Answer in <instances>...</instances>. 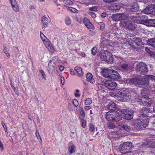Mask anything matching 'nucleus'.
Segmentation results:
<instances>
[{
    "label": "nucleus",
    "mask_w": 155,
    "mask_h": 155,
    "mask_svg": "<svg viewBox=\"0 0 155 155\" xmlns=\"http://www.w3.org/2000/svg\"><path fill=\"white\" fill-rule=\"evenodd\" d=\"M148 122L146 119L139 118L133 124V128L134 130H140L148 126Z\"/></svg>",
    "instance_id": "f257e3e1"
},
{
    "label": "nucleus",
    "mask_w": 155,
    "mask_h": 155,
    "mask_svg": "<svg viewBox=\"0 0 155 155\" xmlns=\"http://www.w3.org/2000/svg\"><path fill=\"white\" fill-rule=\"evenodd\" d=\"M117 96L119 100L121 102H127L131 98L130 93L127 91H119Z\"/></svg>",
    "instance_id": "f03ea898"
},
{
    "label": "nucleus",
    "mask_w": 155,
    "mask_h": 155,
    "mask_svg": "<svg viewBox=\"0 0 155 155\" xmlns=\"http://www.w3.org/2000/svg\"><path fill=\"white\" fill-rule=\"evenodd\" d=\"M120 150L121 153L125 154L129 153L132 147V143L129 142H125L122 145H120Z\"/></svg>",
    "instance_id": "7ed1b4c3"
},
{
    "label": "nucleus",
    "mask_w": 155,
    "mask_h": 155,
    "mask_svg": "<svg viewBox=\"0 0 155 155\" xmlns=\"http://www.w3.org/2000/svg\"><path fill=\"white\" fill-rule=\"evenodd\" d=\"M151 99L149 97L145 94H142L141 99H137V101L141 103L144 106H150L151 105Z\"/></svg>",
    "instance_id": "20e7f679"
},
{
    "label": "nucleus",
    "mask_w": 155,
    "mask_h": 155,
    "mask_svg": "<svg viewBox=\"0 0 155 155\" xmlns=\"http://www.w3.org/2000/svg\"><path fill=\"white\" fill-rule=\"evenodd\" d=\"M136 71L137 73L144 74L147 72V67L145 64L140 62L139 63L136 67Z\"/></svg>",
    "instance_id": "39448f33"
},
{
    "label": "nucleus",
    "mask_w": 155,
    "mask_h": 155,
    "mask_svg": "<svg viewBox=\"0 0 155 155\" xmlns=\"http://www.w3.org/2000/svg\"><path fill=\"white\" fill-rule=\"evenodd\" d=\"M139 8V6L137 3L130 4L127 6V10L130 13L138 11Z\"/></svg>",
    "instance_id": "423d86ee"
},
{
    "label": "nucleus",
    "mask_w": 155,
    "mask_h": 155,
    "mask_svg": "<svg viewBox=\"0 0 155 155\" xmlns=\"http://www.w3.org/2000/svg\"><path fill=\"white\" fill-rule=\"evenodd\" d=\"M100 59L101 60L105 61L107 59V57L110 58L111 55V53L109 51L107 50H102L100 53Z\"/></svg>",
    "instance_id": "0eeeda50"
},
{
    "label": "nucleus",
    "mask_w": 155,
    "mask_h": 155,
    "mask_svg": "<svg viewBox=\"0 0 155 155\" xmlns=\"http://www.w3.org/2000/svg\"><path fill=\"white\" fill-rule=\"evenodd\" d=\"M149 75H146L143 78H139V85H147L149 81Z\"/></svg>",
    "instance_id": "6e6552de"
},
{
    "label": "nucleus",
    "mask_w": 155,
    "mask_h": 155,
    "mask_svg": "<svg viewBox=\"0 0 155 155\" xmlns=\"http://www.w3.org/2000/svg\"><path fill=\"white\" fill-rule=\"evenodd\" d=\"M105 86L110 90H113L116 87L117 84L114 81H106L104 83Z\"/></svg>",
    "instance_id": "1a4fd4ad"
},
{
    "label": "nucleus",
    "mask_w": 155,
    "mask_h": 155,
    "mask_svg": "<svg viewBox=\"0 0 155 155\" xmlns=\"http://www.w3.org/2000/svg\"><path fill=\"white\" fill-rule=\"evenodd\" d=\"M153 112L152 110L148 107H143L140 111V114L139 117H147V114L151 113Z\"/></svg>",
    "instance_id": "9d476101"
},
{
    "label": "nucleus",
    "mask_w": 155,
    "mask_h": 155,
    "mask_svg": "<svg viewBox=\"0 0 155 155\" xmlns=\"http://www.w3.org/2000/svg\"><path fill=\"white\" fill-rule=\"evenodd\" d=\"M120 67L123 70L127 72L130 73L132 71V67L131 65L128 63L122 64Z\"/></svg>",
    "instance_id": "9b49d317"
},
{
    "label": "nucleus",
    "mask_w": 155,
    "mask_h": 155,
    "mask_svg": "<svg viewBox=\"0 0 155 155\" xmlns=\"http://www.w3.org/2000/svg\"><path fill=\"white\" fill-rule=\"evenodd\" d=\"M143 24L149 26L155 27V19L143 20L142 21Z\"/></svg>",
    "instance_id": "f8f14e48"
},
{
    "label": "nucleus",
    "mask_w": 155,
    "mask_h": 155,
    "mask_svg": "<svg viewBox=\"0 0 155 155\" xmlns=\"http://www.w3.org/2000/svg\"><path fill=\"white\" fill-rule=\"evenodd\" d=\"M120 78V76L117 71L111 69V72L109 75V78L116 79H119Z\"/></svg>",
    "instance_id": "ddd939ff"
},
{
    "label": "nucleus",
    "mask_w": 155,
    "mask_h": 155,
    "mask_svg": "<svg viewBox=\"0 0 155 155\" xmlns=\"http://www.w3.org/2000/svg\"><path fill=\"white\" fill-rule=\"evenodd\" d=\"M116 126L119 128L121 130H125L127 131H129L130 130V128L128 126L123 123H116Z\"/></svg>",
    "instance_id": "4468645a"
},
{
    "label": "nucleus",
    "mask_w": 155,
    "mask_h": 155,
    "mask_svg": "<svg viewBox=\"0 0 155 155\" xmlns=\"http://www.w3.org/2000/svg\"><path fill=\"white\" fill-rule=\"evenodd\" d=\"M154 6V5L151 4L148 5L145 9L142 11L143 13L145 14H151L152 13V7Z\"/></svg>",
    "instance_id": "2eb2a0df"
},
{
    "label": "nucleus",
    "mask_w": 155,
    "mask_h": 155,
    "mask_svg": "<svg viewBox=\"0 0 155 155\" xmlns=\"http://www.w3.org/2000/svg\"><path fill=\"white\" fill-rule=\"evenodd\" d=\"M111 69L105 68L101 71V73L103 76L106 78H109V75L111 72Z\"/></svg>",
    "instance_id": "dca6fc26"
},
{
    "label": "nucleus",
    "mask_w": 155,
    "mask_h": 155,
    "mask_svg": "<svg viewBox=\"0 0 155 155\" xmlns=\"http://www.w3.org/2000/svg\"><path fill=\"white\" fill-rule=\"evenodd\" d=\"M133 112L132 110L127 111V112L124 116V119L127 120H130L133 117Z\"/></svg>",
    "instance_id": "f3484780"
},
{
    "label": "nucleus",
    "mask_w": 155,
    "mask_h": 155,
    "mask_svg": "<svg viewBox=\"0 0 155 155\" xmlns=\"http://www.w3.org/2000/svg\"><path fill=\"white\" fill-rule=\"evenodd\" d=\"M120 114L117 111H115L114 114H113L114 122L119 121L122 118Z\"/></svg>",
    "instance_id": "a211bd4d"
},
{
    "label": "nucleus",
    "mask_w": 155,
    "mask_h": 155,
    "mask_svg": "<svg viewBox=\"0 0 155 155\" xmlns=\"http://www.w3.org/2000/svg\"><path fill=\"white\" fill-rule=\"evenodd\" d=\"M48 67L49 72H52L54 70L55 64L53 60H50L48 63Z\"/></svg>",
    "instance_id": "6ab92c4d"
},
{
    "label": "nucleus",
    "mask_w": 155,
    "mask_h": 155,
    "mask_svg": "<svg viewBox=\"0 0 155 155\" xmlns=\"http://www.w3.org/2000/svg\"><path fill=\"white\" fill-rule=\"evenodd\" d=\"M107 107L109 110L114 111L116 110L117 106L115 103L111 102L108 104Z\"/></svg>",
    "instance_id": "aec40b11"
},
{
    "label": "nucleus",
    "mask_w": 155,
    "mask_h": 155,
    "mask_svg": "<svg viewBox=\"0 0 155 155\" xmlns=\"http://www.w3.org/2000/svg\"><path fill=\"white\" fill-rule=\"evenodd\" d=\"M133 39H134L133 41L138 46L141 47L143 45L140 38L135 37Z\"/></svg>",
    "instance_id": "412c9836"
},
{
    "label": "nucleus",
    "mask_w": 155,
    "mask_h": 155,
    "mask_svg": "<svg viewBox=\"0 0 155 155\" xmlns=\"http://www.w3.org/2000/svg\"><path fill=\"white\" fill-rule=\"evenodd\" d=\"M87 80L92 84L95 83V80L93 78V76L92 74L90 73H87L86 75Z\"/></svg>",
    "instance_id": "4be33fe9"
},
{
    "label": "nucleus",
    "mask_w": 155,
    "mask_h": 155,
    "mask_svg": "<svg viewBox=\"0 0 155 155\" xmlns=\"http://www.w3.org/2000/svg\"><path fill=\"white\" fill-rule=\"evenodd\" d=\"M139 78H134L129 80V83L135 85H139Z\"/></svg>",
    "instance_id": "5701e85b"
},
{
    "label": "nucleus",
    "mask_w": 155,
    "mask_h": 155,
    "mask_svg": "<svg viewBox=\"0 0 155 155\" xmlns=\"http://www.w3.org/2000/svg\"><path fill=\"white\" fill-rule=\"evenodd\" d=\"M111 112H108L106 114V118L107 120L114 122L113 114Z\"/></svg>",
    "instance_id": "b1692460"
},
{
    "label": "nucleus",
    "mask_w": 155,
    "mask_h": 155,
    "mask_svg": "<svg viewBox=\"0 0 155 155\" xmlns=\"http://www.w3.org/2000/svg\"><path fill=\"white\" fill-rule=\"evenodd\" d=\"M148 45L150 46L155 48V39L152 38L147 41Z\"/></svg>",
    "instance_id": "393cba45"
},
{
    "label": "nucleus",
    "mask_w": 155,
    "mask_h": 155,
    "mask_svg": "<svg viewBox=\"0 0 155 155\" xmlns=\"http://www.w3.org/2000/svg\"><path fill=\"white\" fill-rule=\"evenodd\" d=\"M41 22L42 23L44 28L47 27L48 24V19L45 17H42L41 18Z\"/></svg>",
    "instance_id": "a878e982"
},
{
    "label": "nucleus",
    "mask_w": 155,
    "mask_h": 155,
    "mask_svg": "<svg viewBox=\"0 0 155 155\" xmlns=\"http://www.w3.org/2000/svg\"><path fill=\"white\" fill-rule=\"evenodd\" d=\"M45 44V46L51 52H53L54 51V49L53 46L48 42L45 43H44Z\"/></svg>",
    "instance_id": "bb28decb"
},
{
    "label": "nucleus",
    "mask_w": 155,
    "mask_h": 155,
    "mask_svg": "<svg viewBox=\"0 0 155 155\" xmlns=\"http://www.w3.org/2000/svg\"><path fill=\"white\" fill-rule=\"evenodd\" d=\"M120 14H114L111 16L112 19L115 21L120 20Z\"/></svg>",
    "instance_id": "cd10ccee"
},
{
    "label": "nucleus",
    "mask_w": 155,
    "mask_h": 155,
    "mask_svg": "<svg viewBox=\"0 0 155 155\" xmlns=\"http://www.w3.org/2000/svg\"><path fill=\"white\" fill-rule=\"evenodd\" d=\"M74 70L78 74L79 76H82L83 75V73L81 68L79 67H76L74 68Z\"/></svg>",
    "instance_id": "c85d7f7f"
},
{
    "label": "nucleus",
    "mask_w": 155,
    "mask_h": 155,
    "mask_svg": "<svg viewBox=\"0 0 155 155\" xmlns=\"http://www.w3.org/2000/svg\"><path fill=\"white\" fill-rule=\"evenodd\" d=\"M15 2V0H14V3H13V2L12 3L11 5L14 11L17 12L19 11V9L17 3Z\"/></svg>",
    "instance_id": "c756f323"
},
{
    "label": "nucleus",
    "mask_w": 155,
    "mask_h": 155,
    "mask_svg": "<svg viewBox=\"0 0 155 155\" xmlns=\"http://www.w3.org/2000/svg\"><path fill=\"white\" fill-rule=\"evenodd\" d=\"M139 17L135 16H128V19L135 22H137L138 20H139Z\"/></svg>",
    "instance_id": "7c9ffc66"
},
{
    "label": "nucleus",
    "mask_w": 155,
    "mask_h": 155,
    "mask_svg": "<svg viewBox=\"0 0 155 155\" xmlns=\"http://www.w3.org/2000/svg\"><path fill=\"white\" fill-rule=\"evenodd\" d=\"M76 150V147L74 145L71 146H69L68 147V150L70 153L72 154L75 152Z\"/></svg>",
    "instance_id": "2f4dec72"
},
{
    "label": "nucleus",
    "mask_w": 155,
    "mask_h": 155,
    "mask_svg": "<svg viewBox=\"0 0 155 155\" xmlns=\"http://www.w3.org/2000/svg\"><path fill=\"white\" fill-rule=\"evenodd\" d=\"M120 20H124L126 19H128V15L127 13H123L120 14Z\"/></svg>",
    "instance_id": "473e14b6"
},
{
    "label": "nucleus",
    "mask_w": 155,
    "mask_h": 155,
    "mask_svg": "<svg viewBox=\"0 0 155 155\" xmlns=\"http://www.w3.org/2000/svg\"><path fill=\"white\" fill-rule=\"evenodd\" d=\"M108 57H109L108 56ZM105 61L108 64H111L113 63V61L114 58L113 57V55L111 54V55L110 56V58L108 57L107 58V59H106Z\"/></svg>",
    "instance_id": "72a5a7b5"
},
{
    "label": "nucleus",
    "mask_w": 155,
    "mask_h": 155,
    "mask_svg": "<svg viewBox=\"0 0 155 155\" xmlns=\"http://www.w3.org/2000/svg\"><path fill=\"white\" fill-rule=\"evenodd\" d=\"M129 29L134 30L135 28V25L131 23H128L127 26V27Z\"/></svg>",
    "instance_id": "f704fd0d"
},
{
    "label": "nucleus",
    "mask_w": 155,
    "mask_h": 155,
    "mask_svg": "<svg viewBox=\"0 0 155 155\" xmlns=\"http://www.w3.org/2000/svg\"><path fill=\"white\" fill-rule=\"evenodd\" d=\"M67 8L71 11V12H74V13H77L78 12V10L74 8L71 7H68L67 6Z\"/></svg>",
    "instance_id": "c9c22d12"
},
{
    "label": "nucleus",
    "mask_w": 155,
    "mask_h": 155,
    "mask_svg": "<svg viewBox=\"0 0 155 155\" xmlns=\"http://www.w3.org/2000/svg\"><path fill=\"white\" fill-rule=\"evenodd\" d=\"M85 25L87 28L90 29H92L94 27L92 24L90 22H88V23Z\"/></svg>",
    "instance_id": "e433bc0d"
},
{
    "label": "nucleus",
    "mask_w": 155,
    "mask_h": 155,
    "mask_svg": "<svg viewBox=\"0 0 155 155\" xmlns=\"http://www.w3.org/2000/svg\"><path fill=\"white\" fill-rule=\"evenodd\" d=\"M127 23L125 22L124 21H122L120 22V25L121 26L123 27H127Z\"/></svg>",
    "instance_id": "4c0bfd02"
},
{
    "label": "nucleus",
    "mask_w": 155,
    "mask_h": 155,
    "mask_svg": "<svg viewBox=\"0 0 155 155\" xmlns=\"http://www.w3.org/2000/svg\"><path fill=\"white\" fill-rule=\"evenodd\" d=\"M92 102V101L90 98H87L85 101V104L86 105L90 104Z\"/></svg>",
    "instance_id": "58836bf2"
},
{
    "label": "nucleus",
    "mask_w": 155,
    "mask_h": 155,
    "mask_svg": "<svg viewBox=\"0 0 155 155\" xmlns=\"http://www.w3.org/2000/svg\"><path fill=\"white\" fill-rule=\"evenodd\" d=\"M39 72L41 74V76L42 78L45 80H46V74L45 72L42 70H39Z\"/></svg>",
    "instance_id": "ea45409f"
},
{
    "label": "nucleus",
    "mask_w": 155,
    "mask_h": 155,
    "mask_svg": "<svg viewBox=\"0 0 155 155\" xmlns=\"http://www.w3.org/2000/svg\"><path fill=\"white\" fill-rule=\"evenodd\" d=\"M95 130L94 126L92 124L89 125V130L91 132H93Z\"/></svg>",
    "instance_id": "a19ab883"
},
{
    "label": "nucleus",
    "mask_w": 155,
    "mask_h": 155,
    "mask_svg": "<svg viewBox=\"0 0 155 155\" xmlns=\"http://www.w3.org/2000/svg\"><path fill=\"white\" fill-rule=\"evenodd\" d=\"M99 24L100 26V29L101 30H102L104 28V24L103 22H100L99 23Z\"/></svg>",
    "instance_id": "79ce46f5"
},
{
    "label": "nucleus",
    "mask_w": 155,
    "mask_h": 155,
    "mask_svg": "<svg viewBox=\"0 0 155 155\" xmlns=\"http://www.w3.org/2000/svg\"><path fill=\"white\" fill-rule=\"evenodd\" d=\"M117 0H103L104 2L108 3H111Z\"/></svg>",
    "instance_id": "37998d69"
},
{
    "label": "nucleus",
    "mask_w": 155,
    "mask_h": 155,
    "mask_svg": "<svg viewBox=\"0 0 155 155\" xmlns=\"http://www.w3.org/2000/svg\"><path fill=\"white\" fill-rule=\"evenodd\" d=\"M97 49L95 47L93 48L91 50V53L93 55H95L97 53Z\"/></svg>",
    "instance_id": "c03bdc74"
},
{
    "label": "nucleus",
    "mask_w": 155,
    "mask_h": 155,
    "mask_svg": "<svg viewBox=\"0 0 155 155\" xmlns=\"http://www.w3.org/2000/svg\"><path fill=\"white\" fill-rule=\"evenodd\" d=\"M129 110H125V109H120L119 111H120L122 114L124 115V116L126 114L127 112V111H128Z\"/></svg>",
    "instance_id": "a18cd8bd"
},
{
    "label": "nucleus",
    "mask_w": 155,
    "mask_h": 155,
    "mask_svg": "<svg viewBox=\"0 0 155 155\" xmlns=\"http://www.w3.org/2000/svg\"><path fill=\"white\" fill-rule=\"evenodd\" d=\"M73 103L75 107H77L78 105V101L76 99H74L73 101Z\"/></svg>",
    "instance_id": "49530a36"
},
{
    "label": "nucleus",
    "mask_w": 155,
    "mask_h": 155,
    "mask_svg": "<svg viewBox=\"0 0 155 155\" xmlns=\"http://www.w3.org/2000/svg\"><path fill=\"white\" fill-rule=\"evenodd\" d=\"M97 7L96 6H94L92 7H90L89 8V10L91 11H97Z\"/></svg>",
    "instance_id": "de8ad7c7"
},
{
    "label": "nucleus",
    "mask_w": 155,
    "mask_h": 155,
    "mask_svg": "<svg viewBox=\"0 0 155 155\" xmlns=\"http://www.w3.org/2000/svg\"><path fill=\"white\" fill-rule=\"evenodd\" d=\"M150 147L151 148H153L155 147V142L153 141L150 142Z\"/></svg>",
    "instance_id": "09e8293b"
},
{
    "label": "nucleus",
    "mask_w": 155,
    "mask_h": 155,
    "mask_svg": "<svg viewBox=\"0 0 155 155\" xmlns=\"http://www.w3.org/2000/svg\"><path fill=\"white\" fill-rule=\"evenodd\" d=\"M35 134H36V136L37 137V138L38 139H39H39H40V140H39V141H41L42 140H41V137L40 136V135L39 134L38 132L37 131L36 132Z\"/></svg>",
    "instance_id": "8fccbe9b"
},
{
    "label": "nucleus",
    "mask_w": 155,
    "mask_h": 155,
    "mask_svg": "<svg viewBox=\"0 0 155 155\" xmlns=\"http://www.w3.org/2000/svg\"><path fill=\"white\" fill-rule=\"evenodd\" d=\"M65 22L67 25H69L71 23V21L69 18H68L65 20Z\"/></svg>",
    "instance_id": "3c124183"
},
{
    "label": "nucleus",
    "mask_w": 155,
    "mask_h": 155,
    "mask_svg": "<svg viewBox=\"0 0 155 155\" xmlns=\"http://www.w3.org/2000/svg\"><path fill=\"white\" fill-rule=\"evenodd\" d=\"M43 35L44 36V37H45V38H46V39H47V38L45 36V35H44V34H43L41 32L40 35V37H41V39H42V40L44 42V43H45V39L44 38L43 39V38H42V36H43Z\"/></svg>",
    "instance_id": "603ef678"
},
{
    "label": "nucleus",
    "mask_w": 155,
    "mask_h": 155,
    "mask_svg": "<svg viewBox=\"0 0 155 155\" xmlns=\"http://www.w3.org/2000/svg\"><path fill=\"white\" fill-rule=\"evenodd\" d=\"M153 7L152 10L151 15L155 16V5H154V6Z\"/></svg>",
    "instance_id": "864d4df0"
},
{
    "label": "nucleus",
    "mask_w": 155,
    "mask_h": 155,
    "mask_svg": "<svg viewBox=\"0 0 155 155\" xmlns=\"http://www.w3.org/2000/svg\"><path fill=\"white\" fill-rule=\"evenodd\" d=\"M145 50L150 55H152V52L148 48H146Z\"/></svg>",
    "instance_id": "5fc2aeb1"
},
{
    "label": "nucleus",
    "mask_w": 155,
    "mask_h": 155,
    "mask_svg": "<svg viewBox=\"0 0 155 155\" xmlns=\"http://www.w3.org/2000/svg\"><path fill=\"white\" fill-rule=\"evenodd\" d=\"M2 126H3V127H4V128L5 129V132H6L7 133H8L7 132V127L5 125V124L3 123V122L2 123Z\"/></svg>",
    "instance_id": "6e6d98bb"
},
{
    "label": "nucleus",
    "mask_w": 155,
    "mask_h": 155,
    "mask_svg": "<svg viewBox=\"0 0 155 155\" xmlns=\"http://www.w3.org/2000/svg\"><path fill=\"white\" fill-rule=\"evenodd\" d=\"M80 113L81 115L83 117H84L85 115V113L82 108V110L80 111Z\"/></svg>",
    "instance_id": "4d7b16f0"
},
{
    "label": "nucleus",
    "mask_w": 155,
    "mask_h": 155,
    "mask_svg": "<svg viewBox=\"0 0 155 155\" xmlns=\"http://www.w3.org/2000/svg\"><path fill=\"white\" fill-rule=\"evenodd\" d=\"M89 14L93 18H95L96 17V14L93 12H90L89 13Z\"/></svg>",
    "instance_id": "13d9d810"
},
{
    "label": "nucleus",
    "mask_w": 155,
    "mask_h": 155,
    "mask_svg": "<svg viewBox=\"0 0 155 155\" xmlns=\"http://www.w3.org/2000/svg\"><path fill=\"white\" fill-rule=\"evenodd\" d=\"M83 22L84 25H85L87 24L88 22H90L88 21V19L87 18H85L84 19Z\"/></svg>",
    "instance_id": "bf43d9fd"
},
{
    "label": "nucleus",
    "mask_w": 155,
    "mask_h": 155,
    "mask_svg": "<svg viewBox=\"0 0 155 155\" xmlns=\"http://www.w3.org/2000/svg\"><path fill=\"white\" fill-rule=\"evenodd\" d=\"M81 126L83 128H85L86 126V123L85 121L83 120L81 122Z\"/></svg>",
    "instance_id": "052dcab7"
},
{
    "label": "nucleus",
    "mask_w": 155,
    "mask_h": 155,
    "mask_svg": "<svg viewBox=\"0 0 155 155\" xmlns=\"http://www.w3.org/2000/svg\"><path fill=\"white\" fill-rule=\"evenodd\" d=\"M9 50L7 48H5L3 51V52H4L5 54L6 53L8 52Z\"/></svg>",
    "instance_id": "680f3d73"
},
{
    "label": "nucleus",
    "mask_w": 155,
    "mask_h": 155,
    "mask_svg": "<svg viewBox=\"0 0 155 155\" xmlns=\"http://www.w3.org/2000/svg\"><path fill=\"white\" fill-rule=\"evenodd\" d=\"M150 79L151 80H155V76L149 75Z\"/></svg>",
    "instance_id": "e2e57ef3"
},
{
    "label": "nucleus",
    "mask_w": 155,
    "mask_h": 155,
    "mask_svg": "<svg viewBox=\"0 0 155 155\" xmlns=\"http://www.w3.org/2000/svg\"><path fill=\"white\" fill-rule=\"evenodd\" d=\"M61 83L62 85H63L64 83V79L63 77H61Z\"/></svg>",
    "instance_id": "0e129e2a"
},
{
    "label": "nucleus",
    "mask_w": 155,
    "mask_h": 155,
    "mask_svg": "<svg viewBox=\"0 0 155 155\" xmlns=\"http://www.w3.org/2000/svg\"><path fill=\"white\" fill-rule=\"evenodd\" d=\"M10 84L11 85V87L13 88L14 90V91H15V90H16V88L15 87L12 85V81L11 80H10Z\"/></svg>",
    "instance_id": "69168bd1"
},
{
    "label": "nucleus",
    "mask_w": 155,
    "mask_h": 155,
    "mask_svg": "<svg viewBox=\"0 0 155 155\" xmlns=\"http://www.w3.org/2000/svg\"><path fill=\"white\" fill-rule=\"evenodd\" d=\"M59 68L61 71H62L64 69V67L62 65L59 66Z\"/></svg>",
    "instance_id": "338daca9"
},
{
    "label": "nucleus",
    "mask_w": 155,
    "mask_h": 155,
    "mask_svg": "<svg viewBox=\"0 0 155 155\" xmlns=\"http://www.w3.org/2000/svg\"><path fill=\"white\" fill-rule=\"evenodd\" d=\"M106 16V13L105 12L103 13L101 15V16L103 18H105Z\"/></svg>",
    "instance_id": "774afa93"
}]
</instances>
